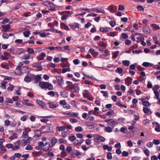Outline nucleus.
I'll use <instances>...</instances> for the list:
<instances>
[{"mask_svg":"<svg viewBox=\"0 0 160 160\" xmlns=\"http://www.w3.org/2000/svg\"><path fill=\"white\" fill-rule=\"evenodd\" d=\"M39 86L42 89H48L49 90L53 89V87L51 83L44 82H40L39 83Z\"/></svg>","mask_w":160,"mask_h":160,"instance_id":"obj_1","label":"nucleus"},{"mask_svg":"<svg viewBox=\"0 0 160 160\" xmlns=\"http://www.w3.org/2000/svg\"><path fill=\"white\" fill-rule=\"evenodd\" d=\"M66 84H68V86L67 87V88H68L69 89H74L76 93L77 92H78L79 90V89H77L76 87V85L77 86L76 84H73L71 82L68 81L66 82Z\"/></svg>","mask_w":160,"mask_h":160,"instance_id":"obj_2","label":"nucleus"},{"mask_svg":"<svg viewBox=\"0 0 160 160\" xmlns=\"http://www.w3.org/2000/svg\"><path fill=\"white\" fill-rule=\"evenodd\" d=\"M32 140V138L30 137H28L27 139H22L21 141L22 146H24L28 144H29L30 143V141H31Z\"/></svg>","mask_w":160,"mask_h":160,"instance_id":"obj_3","label":"nucleus"},{"mask_svg":"<svg viewBox=\"0 0 160 160\" xmlns=\"http://www.w3.org/2000/svg\"><path fill=\"white\" fill-rule=\"evenodd\" d=\"M105 140V138L99 135L96 136L94 139L95 142H103Z\"/></svg>","mask_w":160,"mask_h":160,"instance_id":"obj_4","label":"nucleus"},{"mask_svg":"<svg viewBox=\"0 0 160 160\" xmlns=\"http://www.w3.org/2000/svg\"><path fill=\"white\" fill-rule=\"evenodd\" d=\"M63 114L64 115L68 116L69 117H76V116L78 115V113H75L73 112H63Z\"/></svg>","mask_w":160,"mask_h":160,"instance_id":"obj_5","label":"nucleus"},{"mask_svg":"<svg viewBox=\"0 0 160 160\" xmlns=\"http://www.w3.org/2000/svg\"><path fill=\"white\" fill-rule=\"evenodd\" d=\"M1 27L2 28H3V29L2 30V31L3 32H6L10 28V25L8 24L3 25L1 26Z\"/></svg>","mask_w":160,"mask_h":160,"instance_id":"obj_6","label":"nucleus"},{"mask_svg":"<svg viewBox=\"0 0 160 160\" xmlns=\"http://www.w3.org/2000/svg\"><path fill=\"white\" fill-rule=\"evenodd\" d=\"M21 142L20 140H18L17 141L15 145V146L12 148V150L15 151L20 148V145Z\"/></svg>","mask_w":160,"mask_h":160,"instance_id":"obj_7","label":"nucleus"},{"mask_svg":"<svg viewBox=\"0 0 160 160\" xmlns=\"http://www.w3.org/2000/svg\"><path fill=\"white\" fill-rule=\"evenodd\" d=\"M46 54L45 53L42 52L38 56L37 58L38 60H42L44 59V58L46 57Z\"/></svg>","mask_w":160,"mask_h":160,"instance_id":"obj_8","label":"nucleus"},{"mask_svg":"<svg viewBox=\"0 0 160 160\" xmlns=\"http://www.w3.org/2000/svg\"><path fill=\"white\" fill-rule=\"evenodd\" d=\"M57 142V139L55 137H53L52 139L51 142V145H49V147H53Z\"/></svg>","mask_w":160,"mask_h":160,"instance_id":"obj_9","label":"nucleus"},{"mask_svg":"<svg viewBox=\"0 0 160 160\" xmlns=\"http://www.w3.org/2000/svg\"><path fill=\"white\" fill-rule=\"evenodd\" d=\"M143 32L146 34H149L151 32V31L149 27L147 26L143 27Z\"/></svg>","mask_w":160,"mask_h":160,"instance_id":"obj_10","label":"nucleus"},{"mask_svg":"<svg viewBox=\"0 0 160 160\" xmlns=\"http://www.w3.org/2000/svg\"><path fill=\"white\" fill-rule=\"evenodd\" d=\"M56 79L59 85H61L63 82V79L62 78L59 76L56 77Z\"/></svg>","mask_w":160,"mask_h":160,"instance_id":"obj_11","label":"nucleus"},{"mask_svg":"<svg viewBox=\"0 0 160 160\" xmlns=\"http://www.w3.org/2000/svg\"><path fill=\"white\" fill-rule=\"evenodd\" d=\"M80 155V152L78 150H74L72 154V156L76 157L77 158H79V156Z\"/></svg>","mask_w":160,"mask_h":160,"instance_id":"obj_12","label":"nucleus"},{"mask_svg":"<svg viewBox=\"0 0 160 160\" xmlns=\"http://www.w3.org/2000/svg\"><path fill=\"white\" fill-rule=\"evenodd\" d=\"M30 71V69L27 67H22L21 68V71L23 73H28Z\"/></svg>","mask_w":160,"mask_h":160,"instance_id":"obj_13","label":"nucleus"},{"mask_svg":"<svg viewBox=\"0 0 160 160\" xmlns=\"http://www.w3.org/2000/svg\"><path fill=\"white\" fill-rule=\"evenodd\" d=\"M145 99L143 98L141 99V100L142 102V104L144 106H145L146 107L149 106L150 105V104L149 103V102L148 101H145Z\"/></svg>","mask_w":160,"mask_h":160,"instance_id":"obj_14","label":"nucleus"},{"mask_svg":"<svg viewBox=\"0 0 160 160\" xmlns=\"http://www.w3.org/2000/svg\"><path fill=\"white\" fill-rule=\"evenodd\" d=\"M36 102L39 106H41L42 108H44L46 106V104L42 101L39 100H37Z\"/></svg>","mask_w":160,"mask_h":160,"instance_id":"obj_15","label":"nucleus"},{"mask_svg":"<svg viewBox=\"0 0 160 160\" xmlns=\"http://www.w3.org/2000/svg\"><path fill=\"white\" fill-rule=\"evenodd\" d=\"M30 58L32 59L33 57L32 56L31 57L30 55L28 54H25L22 56V58L24 60H28Z\"/></svg>","mask_w":160,"mask_h":160,"instance_id":"obj_16","label":"nucleus"},{"mask_svg":"<svg viewBox=\"0 0 160 160\" xmlns=\"http://www.w3.org/2000/svg\"><path fill=\"white\" fill-rule=\"evenodd\" d=\"M132 79L130 77H128L125 80L126 84L128 85L129 86L132 83Z\"/></svg>","mask_w":160,"mask_h":160,"instance_id":"obj_17","label":"nucleus"},{"mask_svg":"<svg viewBox=\"0 0 160 160\" xmlns=\"http://www.w3.org/2000/svg\"><path fill=\"white\" fill-rule=\"evenodd\" d=\"M48 104L49 105V107L51 108H55L58 106V103L54 104L52 102H48Z\"/></svg>","mask_w":160,"mask_h":160,"instance_id":"obj_18","label":"nucleus"},{"mask_svg":"<svg viewBox=\"0 0 160 160\" xmlns=\"http://www.w3.org/2000/svg\"><path fill=\"white\" fill-rule=\"evenodd\" d=\"M41 78V77L39 75H38L34 77V83H38Z\"/></svg>","mask_w":160,"mask_h":160,"instance_id":"obj_19","label":"nucleus"},{"mask_svg":"<svg viewBox=\"0 0 160 160\" xmlns=\"http://www.w3.org/2000/svg\"><path fill=\"white\" fill-rule=\"evenodd\" d=\"M142 65L145 67H151L153 65V64L149 62H145L143 63Z\"/></svg>","mask_w":160,"mask_h":160,"instance_id":"obj_20","label":"nucleus"},{"mask_svg":"<svg viewBox=\"0 0 160 160\" xmlns=\"http://www.w3.org/2000/svg\"><path fill=\"white\" fill-rule=\"evenodd\" d=\"M143 152L144 154L147 156L149 157V156L150 151L149 150L146 148H144L143 149Z\"/></svg>","mask_w":160,"mask_h":160,"instance_id":"obj_21","label":"nucleus"},{"mask_svg":"<svg viewBox=\"0 0 160 160\" xmlns=\"http://www.w3.org/2000/svg\"><path fill=\"white\" fill-rule=\"evenodd\" d=\"M66 129L65 127L64 126L57 127L56 128V130L60 132L63 131Z\"/></svg>","mask_w":160,"mask_h":160,"instance_id":"obj_22","label":"nucleus"},{"mask_svg":"<svg viewBox=\"0 0 160 160\" xmlns=\"http://www.w3.org/2000/svg\"><path fill=\"white\" fill-rule=\"evenodd\" d=\"M70 27L73 29H75L76 28H78L79 27V24L75 23L69 25Z\"/></svg>","mask_w":160,"mask_h":160,"instance_id":"obj_23","label":"nucleus"},{"mask_svg":"<svg viewBox=\"0 0 160 160\" xmlns=\"http://www.w3.org/2000/svg\"><path fill=\"white\" fill-rule=\"evenodd\" d=\"M68 131H69L68 130H67L66 131H63L62 132H61L62 136L64 138L67 137L68 133Z\"/></svg>","mask_w":160,"mask_h":160,"instance_id":"obj_24","label":"nucleus"},{"mask_svg":"<svg viewBox=\"0 0 160 160\" xmlns=\"http://www.w3.org/2000/svg\"><path fill=\"white\" fill-rule=\"evenodd\" d=\"M155 124L157 125V127L155 128V130L157 132H160V124L158 122H155Z\"/></svg>","mask_w":160,"mask_h":160,"instance_id":"obj_25","label":"nucleus"},{"mask_svg":"<svg viewBox=\"0 0 160 160\" xmlns=\"http://www.w3.org/2000/svg\"><path fill=\"white\" fill-rule=\"evenodd\" d=\"M88 114L92 115V114H94L95 115H97L98 114V111H95L93 110L90 111L88 112Z\"/></svg>","mask_w":160,"mask_h":160,"instance_id":"obj_26","label":"nucleus"},{"mask_svg":"<svg viewBox=\"0 0 160 160\" xmlns=\"http://www.w3.org/2000/svg\"><path fill=\"white\" fill-rule=\"evenodd\" d=\"M108 29L109 28L102 27L99 29V31L103 32H108Z\"/></svg>","mask_w":160,"mask_h":160,"instance_id":"obj_27","label":"nucleus"},{"mask_svg":"<svg viewBox=\"0 0 160 160\" xmlns=\"http://www.w3.org/2000/svg\"><path fill=\"white\" fill-rule=\"evenodd\" d=\"M96 12L97 13H101L103 14L105 13V11L101 8H97V9L96 10Z\"/></svg>","mask_w":160,"mask_h":160,"instance_id":"obj_28","label":"nucleus"},{"mask_svg":"<svg viewBox=\"0 0 160 160\" xmlns=\"http://www.w3.org/2000/svg\"><path fill=\"white\" fill-rule=\"evenodd\" d=\"M119 53V52L118 51H117L114 52H113L112 56V58H116L118 57Z\"/></svg>","mask_w":160,"mask_h":160,"instance_id":"obj_29","label":"nucleus"},{"mask_svg":"<svg viewBox=\"0 0 160 160\" xmlns=\"http://www.w3.org/2000/svg\"><path fill=\"white\" fill-rule=\"evenodd\" d=\"M31 78L27 75L26 76L24 79V80L27 82H29L31 81Z\"/></svg>","mask_w":160,"mask_h":160,"instance_id":"obj_30","label":"nucleus"},{"mask_svg":"<svg viewBox=\"0 0 160 160\" xmlns=\"http://www.w3.org/2000/svg\"><path fill=\"white\" fill-rule=\"evenodd\" d=\"M30 34V32L29 31H25L23 32V35L25 37H28Z\"/></svg>","mask_w":160,"mask_h":160,"instance_id":"obj_31","label":"nucleus"},{"mask_svg":"<svg viewBox=\"0 0 160 160\" xmlns=\"http://www.w3.org/2000/svg\"><path fill=\"white\" fill-rule=\"evenodd\" d=\"M153 91H154V94L155 95V96L156 97V98L157 99V100H159V99L160 98H159V94L158 92H157V91H156L155 90V89L154 88H153Z\"/></svg>","mask_w":160,"mask_h":160,"instance_id":"obj_32","label":"nucleus"},{"mask_svg":"<svg viewBox=\"0 0 160 160\" xmlns=\"http://www.w3.org/2000/svg\"><path fill=\"white\" fill-rule=\"evenodd\" d=\"M122 64L125 66H128L130 64V61L128 60H124L122 62Z\"/></svg>","mask_w":160,"mask_h":160,"instance_id":"obj_33","label":"nucleus"},{"mask_svg":"<svg viewBox=\"0 0 160 160\" xmlns=\"http://www.w3.org/2000/svg\"><path fill=\"white\" fill-rule=\"evenodd\" d=\"M68 139L71 142H72L76 140V138L74 136L68 137Z\"/></svg>","mask_w":160,"mask_h":160,"instance_id":"obj_34","label":"nucleus"},{"mask_svg":"<svg viewBox=\"0 0 160 160\" xmlns=\"http://www.w3.org/2000/svg\"><path fill=\"white\" fill-rule=\"evenodd\" d=\"M47 94L51 97H53L55 96V92L53 91H51L47 93Z\"/></svg>","mask_w":160,"mask_h":160,"instance_id":"obj_35","label":"nucleus"},{"mask_svg":"<svg viewBox=\"0 0 160 160\" xmlns=\"http://www.w3.org/2000/svg\"><path fill=\"white\" fill-rule=\"evenodd\" d=\"M116 105L120 107L127 108V106L125 105L122 104L120 102H118L116 103Z\"/></svg>","mask_w":160,"mask_h":160,"instance_id":"obj_36","label":"nucleus"},{"mask_svg":"<svg viewBox=\"0 0 160 160\" xmlns=\"http://www.w3.org/2000/svg\"><path fill=\"white\" fill-rule=\"evenodd\" d=\"M38 145L41 148L40 150H42V148L44 147V143L42 142H40L38 143Z\"/></svg>","mask_w":160,"mask_h":160,"instance_id":"obj_37","label":"nucleus"},{"mask_svg":"<svg viewBox=\"0 0 160 160\" xmlns=\"http://www.w3.org/2000/svg\"><path fill=\"white\" fill-rule=\"evenodd\" d=\"M5 147L3 146H0V149H1V153H4L6 149H5Z\"/></svg>","mask_w":160,"mask_h":160,"instance_id":"obj_38","label":"nucleus"},{"mask_svg":"<svg viewBox=\"0 0 160 160\" xmlns=\"http://www.w3.org/2000/svg\"><path fill=\"white\" fill-rule=\"evenodd\" d=\"M27 51L28 54H32L34 52L33 49L32 48H28Z\"/></svg>","mask_w":160,"mask_h":160,"instance_id":"obj_39","label":"nucleus"},{"mask_svg":"<svg viewBox=\"0 0 160 160\" xmlns=\"http://www.w3.org/2000/svg\"><path fill=\"white\" fill-rule=\"evenodd\" d=\"M28 133L26 132H23L21 136V137L22 138H27L28 137Z\"/></svg>","mask_w":160,"mask_h":160,"instance_id":"obj_40","label":"nucleus"},{"mask_svg":"<svg viewBox=\"0 0 160 160\" xmlns=\"http://www.w3.org/2000/svg\"><path fill=\"white\" fill-rule=\"evenodd\" d=\"M101 93L103 94V96L105 97H108V92L105 91H101Z\"/></svg>","mask_w":160,"mask_h":160,"instance_id":"obj_41","label":"nucleus"},{"mask_svg":"<svg viewBox=\"0 0 160 160\" xmlns=\"http://www.w3.org/2000/svg\"><path fill=\"white\" fill-rule=\"evenodd\" d=\"M143 111L144 113L145 114H147L149 112V109L147 107H144L143 108Z\"/></svg>","mask_w":160,"mask_h":160,"instance_id":"obj_42","label":"nucleus"},{"mask_svg":"<svg viewBox=\"0 0 160 160\" xmlns=\"http://www.w3.org/2000/svg\"><path fill=\"white\" fill-rule=\"evenodd\" d=\"M88 91L87 90H85L84 92H82L83 95L84 97L87 98L88 95Z\"/></svg>","mask_w":160,"mask_h":160,"instance_id":"obj_43","label":"nucleus"},{"mask_svg":"<svg viewBox=\"0 0 160 160\" xmlns=\"http://www.w3.org/2000/svg\"><path fill=\"white\" fill-rule=\"evenodd\" d=\"M9 85L10 86H10L8 88V90L9 92H11L13 90L14 88V86L13 85H11V84H9Z\"/></svg>","mask_w":160,"mask_h":160,"instance_id":"obj_44","label":"nucleus"},{"mask_svg":"<svg viewBox=\"0 0 160 160\" xmlns=\"http://www.w3.org/2000/svg\"><path fill=\"white\" fill-rule=\"evenodd\" d=\"M8 83V82L6 81H3L1 83V87H3L4 89L6 88V85Z\"/></svg>","mask_w":160,"mask_h":160,"instance_id":"obj_45","label":"nucleus"},{"mask_svg":"<svg viewBox=\"0 0 160 160\" xmlns=\"http://www.w3.org/2000/svg\"><path fill=\"white\" fill-rule=\"evenodd\" d=\"M108 8L109 10V11L112 13L115 12V10L113 9V8L112 5L109 6Z\"/></svg>","mask_w":160,"mask_h":160,"instance_id":"obj_46","label":"nucleus"},{"mask_svg":"<svg viewBox=\"0 0 160 160\" xmlns=\"http://www.w3.org/2000/svg\"><path fill=\"white\" fill-rule=\"evenodd\" d=\"M29 155L28 154L21 155L22 157L24 158V159H22V160H27V158L29 157Z\"/></svg>","mask_w":160,"mask_h":160,"instance_id":"obj_47","label":"nucleus"},{"mask_svg":"<svg viewBox=\"0 0 160 160\" xmlns=\"http://www.w3.org/2000/svg\"><path fill=\"white\" fill-rule=\"evenodd\" d=\"M107 157L108 159H111L112 158V153L111 152H108L107 155Z\"/></svg>","mask_w":160,"mask_h":160,"instance_id":"obj_48","label":"nucleus"},{"mask_svg":"<svg viewBox=\"0 0 160 160\" xmlns=\"http://www.w3.org/2000/svg\"><path fill=\"white\" fill-rule=\"evenodd\" d=\"M137 65V64L135 63L133 64H132L129 66V68L130 69L132 70H134L136 66Z\"/></svg>","mask_w":160,"mask_h":160,"instance_id":"obj_49","label":"nucleus"},{"mask_svg":"<svg viewBox=\"0 0 160 160\" xmlns=\"http://www.w3.org/2000/svg\"><path fill=\"white\" fill-rule=\"evenodd\" d=\"M6 147L8 148H13V145L11 143H8L6 145Z\"/></svg>","mask_w":160,"mask_h":160,"instance_id":"obj_50","label":"nucleus"},{"mask_svg":"<svg viewBox=\"0 0 160 160\" xmlns=\"http://www.w3.org/2000/svg\"><path fill=\"white\" fill-rule=\"evenodd\" d=\"M28 117V116L27 115H25L22 117L21 118V120L23 121H25L26 120L27 118Z\"/></svg>","mask_w":160,"mask_h":160,"instance_id":"obj_51","label":"nucleus"},{"mask_svg":"<svg viewBox=\"0 0 160 160\" xmlns=\"http://www.w3.org/2000/svg\"><path fill=\"white\" fill-rule=\"evenodd\" d=\"M61 95L63 97H66L68 96V93L64 91L61 93Z\"/></svg>","mask_w":160,"mask_h":160,"instance_id":"obj_52","label":"nucleus"},{"mask_svg":"<svg viewBox=\"0 0 160 160\" xmlns=\"http://www.w3.org/2000/svg\"><path fill=\"white\" fill-rule=\"evenodd\" d=\"M105 130L107 132H111L112 131V129L111 128L109 127H106L105 128Z\"/></svg>","mask_w":160,"mask_h":160,"instance_id":"obj_53","label":"nucleus"},{"mask_svg":"<svg viewBox=\"0 0 160 160\" xmlns=\"http://www.w3.org/2000/svg\"><path fill=\"white\" fill-rule=\"evenodd\" d=\"M88 114L86 113H83L82 115V118L85 119H88Z\"/></svg>","mask_w":160,"mask_h":160,"instance_id":"obj_54","label":"nucleus"},{"mask_svg":"<svg viewBox=\"0 0 160 160\" xmlns=\"http://www.w3.org/2000/svg\"><path fill=\"white\" fill-rule=\"evenodd\" d=\"M121 36L122 38L124 39H127L128 38V35L125 33H122L121 34Z\"/></svg>","mask_w":160,"mask_h":160,"instance_id":"obj_55","label":"nucleus"},{"mask_svg":"<svg viewBox=\"0 0 160 160\" xmlns=\"http://www.w3.org/2000/svg\"><path fill=\"white\" fill-rule=\"evenodd\" d=\"M9 21L10 20L8 18H5L2 21V24H4L9 22Z\"/></svg>","mask_w":160,"mask_h":160,"instance_id":"obj_56","label":"nucleus"},{"mask_svg":"<svg viewBox=\"0 0 160 160\" xmlns=\"http://www.w3.org/2000/svg\"><path fill=\"white\" fill-rule=\"evenodd\" d=\"M128 152L124 151L122 152V155L123 157H127L128 156Z\"/></svg>","mask_w":160,"mask_h":160,"instance_id":"obj_57","label":"nucleus"},{"mask_svg":"<svg viewBox=\"0 0 160 160\" xmlns=\"http://www.w3.org/2000/svg\"><path fill=\"white\" fill-rule=\"evenodd\" d=\"M140 40L141 41V44L143 46H145L146 45V43L143 41L144 40V38H141Z\"/></svg>","mask_w":160,"mask_h":160,"instance_id":"obj_58","label":"nucleus"},{"mask_svg":"<svg viewBox=\"0 0 160 160\" xmlns=\"http://www.w3.org/2000/svg\"><path fill=\"white\" fill-rule=\"evenodd\" d=\"M137 9L140 11H143L144 10L143 7L141 5H138L137 7Z\"/></svg>","mask_w":160,"mask_h":160,"instance_id":"obj_59","label":"nucleus"},{"mask_svg":"<svg viewBox=\"0 0 160 160\" xmlns=\"http://www.w3.org/2000/svg\"><path fill=\"white\" fill-rule=\"evenodd\" d=\"M151 25L156 30H158L159 29V27L156 24H152Z\"/></svg>","mask_w":160,"mask_h":160,"instance_id":"obj_60","label":"nucleus"},{"mask_svg":"<svg viewBox=\"0 0 160 160\" xmlns=\"http://www.w3.org/2000/svg\"><path fill=\"white\" fill-rule=\"evenodd\" d=\"M146 145L148 148H151L152 147L153 144L152 142H150L147 143Z\"/></svg>","mask_w":160,"mask_h":160,"instance_id":"obj_61","label":"nucleus"},{"mask_svg":"<svg viewBox=\"0 0 160 160\" xmlns=\"http://www.w3.org/2000/svg\"><path fill=\"white\" fill-rule=\"evenodd\" d=\"M99 45L103 48H105L107 46V45L105 44L103 41L100 42L99 43Z\"/></svg>","mask_w":160,"mask_h":160,"instance_id":"obj_62","label":"nucleus"},{"mask_svg":"<svg viewBox=\"0 0 160 160\" xmlns=\"http://www.w3.org/2000/svg\"><path fill=\"white\" fill-rule=\"evenodd\" d=\"M35 134L37 137H39L41 135V133L40 131L37 130L35 131Z\"/></svg>","mask_w":160,"mask_h":160,"instance_id":"obj_63","label":"nucleus"},{"mask_svg":"<svg viewBox=\"0 0 160 160\" xmlns=\"http://www.w3.org/2000/svg\"><path fill=\"white\" fill-rule=\"evenodd\" d=\"M72 149V147L71 146H68L66 148V151L68 153H70Z\"/></svg>","mask_w":160,"mask_h":160,"instance_id":"obj_64","label":"nucleus"}]
</instances>
